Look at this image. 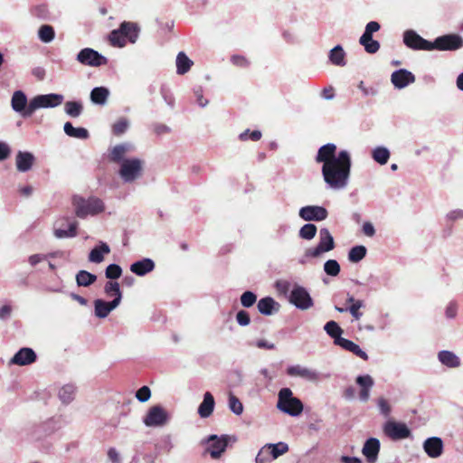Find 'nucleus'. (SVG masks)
I'll use <instances>...</instances> for the list:
<instances>
[{"label": "nucleus", "mask_w": 463, "mask_h": 463, "mask_svg": "<svg viewBox=\"0 0 463 463\" xmlns=\"http://www.w3.org/2000/svg\"><path fill=\"white\" fill-rule=\"evenodd\" d=\"M317 163H323L322 175L325 182L332 188L346 186L351 172V156L346 150L336 155V146L332 143L322 146L316 156Z\"/></svg>", "instance_id": "obj_1"}, {"label": "nucleus", "mask_w": 463, "mask_h": 463, "mask_svg": "<svg viewBox=\"0 0 463 463\" xmlns=\"http://www.w3.org/2000/svg\"><path fill=\"white\" fill-rule=\"evenodd\" d=\"M277 408L295 417L303 411V403L298 398L293 397V392L289 388H282L279 392Z\"/></svg>", "instance_id": "obj_2"}, {"label": "nucleus", "mask_w": 463, "mask_h": 463, "mask_svg": "<svg viewBox=\"0 0 463 463\" xmlns=\"http://www.w3.org/2000/svg\"><path fill=\"white\" fill-rule=\"evenodd\" d=\"M76 215L80 218H84L87 215L98 214L104 210L103 203L99 198H90L85 200L81 197H75L73 199Z\"/></svg>", "instance_id": "obj_3"}, {"label": "nucleus", "mask_w": 463, "mask_h": 463, "mask_svg": "<svg viewBox=\"0 0 463 463\" xmlns=\"http://www.w3.org/2000/svg\"><path fill=\"white\" fill-rule=\"evenodd\" d=\"M63 101V96L61 94L38 95L30 100L26 115H33L40 108H55Z\"/></svg>", "instance_id": "obj_4"}, {"label": "nucleus", "mask_w": 463, "mask_h": 463, "mask_svg": "<svg viewBox=\"0 0 463 463\" xmlns=\"http://www.w3.org/2000/svg\"><path fill=\"white\" fill-rule=\"evenodd\" d=\"M463 47V38L457 33L439 36L431 43V51H457Z\"/></svg>", "instance_id": "obj_5"}, {"label": "nucleus", "mask_w": 463, "mask_h": 463, "mask_svg": "<svg viewBox=\"0 0 463 463\" xmlns=\"http://www.w3.org/2000/svg\"><path fill=\"white\" fill-rule=\"evenodd\" d=\"M383 431L392 440L405 439L411 436V431L405 423L393 420H389L383 424Z\"/></svg>", "instance_id": "obj_6"}, {"label": "nucleus", "mask_w": 463, "mask_h": 463, "mask_svg": "<svg viewBox=\"0 0 463 463\" xmlns=\"http://www.w3.org/2000/svg\"><path fill=\"white\" fill-rule=\"evenodd\" d=\"M319 242L315 248H309L306 251V256L317 258L322 253L332 250L335 248L334 238L326 228H323L319 232Z\"/></svg>", "instance_id": "obj_7"}, {"label": "nucleus", "mask_w": 463, "mask_h": 463, "mask_svg": "<svg viewBox=\"0 0 463 463\" xmlns=\"http://www.w3.org/2000/svg\"><path fill=\"white\" fill-rule=\"evenodd\" d=\"M169 419L167 411L161 405L149 408L143 422L147 427H161L167 423Z\"/></svg>", "instance_id": "obj_8"}, {"label": "nucleus", "mask_w": 463, "mask_h": 463, "mask_svg": "<svg viewBox=\"0 0 463 463\" xmlns=\"http://www.w3.org/2000/svg\"><path fill=\"white\" fill-rule=\"evenodd\" d=\"M142 171V162L139 159H125L121 163L119 175L125 182L137 179Z\"/></svg>", "instance_id": "obj_9"}, {"label": "nucleus", "mask_w": 463, "mask_h": 463, "mask_svg": "<svg viewBox=\"0 0 463 463\" xmlns=\"http://www.w3.org/2000/svg\"><path fill=\"white\" fill-rule=\"evenodd\" d=\"M77 60L83 65L99 67L106 65L108 60L91 48L82 49L77 55Z\"/></svg>", "instance_id": "obj_10"}, {"label": "nucleus", "mask_w": 463, "mask_h": 463, "mask_svg": "<svg viewBox=\"0 0 463 463\" xmlns=\"http://www.w3.org/2000/svg\"><path fill=\"white\" fill-rule=\"evenodd\" d=\"M289 301L298 308L306 310L313 306V300L307 289L300 286H296L292 289Z\"/></svg>", "instance_id": "obj_11"}, {"label": "nucleus", "mask_w": 463, "mask_h": 463, "mask_svg": "<svg viewBox=\"0 0 463 463\" xmlns=\"http://www.w3.org/2000/svg\"><path fill=\"white\" fill-rule=\"evenodd\" d=\"M404 44L412 50L431 51V42L423 39L413 30H407L403 33Z\"/></svg>", "instance_id": "obj_12"}, {"label": "nucleus", "mask_w": 463, "mask_h": 463, "mask_svg": "<svg viewBox=\"0 0 463 463\" xmlns=\"http://www.w3.org/2000/svg\"><path fill=\"white\" fill-rule=\"evenodd\" d=\"M299 216L305 221L319 222L327 218L328 212L322 206L308 205L300 209Z\"/></svg>", "instance_id": "obj_13"}, {"label": "nucleus", "mask_w": 463, "mask_h": 463, "mask_svg": "<svg viewBox=\"0 0 463 463\" xmlns=\"http://www.w3.org/2000/svg\"><path fill=\"white\" fill-rule=\"evenodd\" d=\"M208 442H211V444L207 448V451L213 458H218L225 451L229 443V437L223 435L218 438L216 435H211L208 438Z\"/></svg>", "instance_id": "obj_14"}, {"label": "nucleus", "mask_w": 463, "mask_h": 463, "mask_svg": "<svg viewBox=\"0 0 463 463\" xmlns=\"http://www.w3.org/2000/svg\"><path fill=\"white\" fill-rule=\"evenodd\" d=\"M416 78L414 74L406 69H400L393 71L391 75V81L396 89H403L409 84L413 83Z\"/></svg>", "instance_id": "obj_15"}, {"label": "nucleus", "mask_w": 463, "mask_h": 463, "mask_svg": "<svg viewBox=\"0 0 463 463\" xmlns=\"http://www.w3.org/2000/svg\"><path fill=\"white\" fill-rule=\"evenodd\" d=\"M287 374L291 377H299L308 382H317L319 379V374L315 370L299 364L288 367Z\"/></svg>", "instance_id": "obj_16"}, {"label": "nucleus", "mask_w": 463, "mask_h": 463, "mask_svg": "<svg viewBox=\"0 0 463 463\" xmlns=\"http://www.w3.org/2000/svg\"><path fill=\"white\" fill-rule=\"evenodd\" d=\"M444 449L443 441L439 437L428 438L423 442V449L425 453L432 458H439L442 455Z\"/></svg>", "instance_id": "obj_17"}, {"label": "nucleus", "mask_w": 463, "mask_h": 463, "mask_svg": "<svg viewBox=\"0 0 463 463\" xmlns=\"http://www.w3.org/2000/svg\"><path fill=\"white\" fill-rule=\"evenodd\" d=\"M36 358V354L32 348L23 347L13 356L10 363L24 366L34 363Z\"/></svg>", "instance_id": "obj_18"}, {"label": "nucleus", "mask_w": 463, "mask_h": 463, "mask_svg": "<svg viewBox=\"0 0 463 463\" xmlns=\"http://www.w3.org/2000/svg\"><path fill=\"white\" fill-rule=\"evenodd\" d=\"M12 109L20 113L24 118H29L32 115H26L28 109L27 98L22 90L14 92L11 99Z\"/></svg>", "instance_id": "obj_19"}, {"label": "nucleus", "mask_w": 463, "mask_h": 463, "mask_svg": "<svg viewBox=\"0 0 463 463\" xmlns=\"http://www.w3.org/2000/svg\"><path fill=\"white\" fill-rule=\"evenodd\" d=\"M380 451V441L376 438L368 439L363 448V454L369 463H374Z\"/></svg>", "instance_id": "obj_20"}, {"label": "nucleus", "mask_w": 463, "mask_h": 463, "mask_svg": "<svg viewBox=\"0 0 463 463\" xmlns=\"http://www.w3.org/2000/svg\"><path fill=\"white\" fill-rule=\"evenodd\" d=\"M119 305V299H113L110 302H106L102 299H96L94 301L95 315L99 318H105L109 316L110 311Z\"/></svg>", "instance_id": "obj_21"}, {"label": "nucleus", "mask_w": 463, "mask_h": 463, "mask_svg": "<svg viewBox=\"0 0 463 463\" xmlns=\"http://www.w3.org/2000/svg\"><path fill=\"white\" fill-rule=\"evenodd\" d=\"M34 160L35 158L32 153L19 151L15 157L17 170L20 172L29 171L32 168Z\"/></svg>", "instance_id": "obj_22"}, {"label": "nucleus", "mask_w": 463, "mask_h": 463, "mask_svg": "<svg viewBox=\"0 0 463 463\" xmlns=\"http://www.w3.org/2000/svg\"><path fill=\"white\" fill-rule=\"evenodd\" d=\"M257 307L260 314L270 316L279 310V305L272 298L266 297L259 300Z\"/></svg>", "instance_id": "obj_23"}, {"label": "nucleus", "mask_w": 463, "mask_h": 463, "mask_svg": "<svg viewBox=\"0 0 463 463\" xmlns=\"http://www.w3.org/2000/svg\"><path fill=\"white\" fill-rule=\"evenodd\" d=\"M155 269V263L150 259H143L142 260L134 262L130 266V270L137 276H145Z\"/></svg>", "instance_id": "obj_24"}, {"label": "nucleus", "mask_w": 463, "mask_h": 463, "mask_svg": "<svg viewBox=\"0 0 463 463\" xmlns=\"http://www.w3.org/2000/svg\"><path fill=\"white\" fill-rule=\"evenodd\" d=\"M356 383L362 387L359 392V398L366 402L370 396V389L373 385V380L370 375H360L356 378Z\"/></svg>", "instance_id": "obj_25"}, {"label": "nucleus", "mask_w": 463, "mask_h": 463, "mask_svg": "<svg viewBox=\"0 0 463 463\" xmlns=\"http://www.w3.org/2000/svg\"><path fill=\"white\" fill-rule=\"evenodd\" d=\"M214 409V399L211 392H206L203 395V401L199 405L198 413L202 418H207L212 415Z\"/></svg>", "instance_id": "obj_26"}, {"label": "nucleus", "mask_w": 463, "mask_h": 463, "mask_svg": "<svg viewBox=\"0 0 463 463\" xmlns=\"http://www.w3.org/2000/svg\"><path fill=\"white\" fill-rule=\"evenodd\" d=\"M338 342L339 344L337 345L341 346L345 350L352 352L353 354H354L355 355H357L358 357L362 358L364 361L368 360L367 354L364 351H363L359 347V345L354 343L353 341L343 338L339 339Z\"/></svg>", "instance_id": "obj_27"}, {"label": "nucleus", "mask_w": 463, "mask_h": 463, "mask_svg": "<svg viewBox=\"0 0 463 463\" xmlns=\"http://www.w3.org/2000/svg\"><path fill=\"white\" fill-rule=\"evenodd\" d=\"M438 356L440 363L448 367L456 368L460 365L459 358L450 351H440Z\"/></svg>", "instance_id": "obj_28"}, {"label": "nucleus", "mask_w": 463, "mask_h": 463, "mask_svg": "<svg viewBox=\"0 0 463 463\" xmlns=\"http://www.w3.org/2000/svg\"><path fill=\"white\" fill-rule=\"evenodd\" d=\"M110 252V249L108 244L102 242L99 247L92 249L89 255V260L94 263H100L104 260V254Z\"/></svg>", "instance_id": "obj_29"}, {"label": "nucleus", "mask_w": 463, "mask_h": 463, "mask_svg": "<svg viewBox=\"0 0 463 463\" xmlns=\"http://www.w3.org/2000/svg\"><path fill=\"white\" fill-rule=\"evenodd\" d=\"M194 64L186 54L183 52H179L176 57V72L180 75L185 74Z\"/></svg>", "instance_id": "obj_30"}, {"label": "nucleus", "mask_w": 463, "mask_h": 463, "mask_svg": "<svg viewBox=\"0 0 463 463\" xmlns=\"http://www.w3.org/2000/svg\"><path fill=\"white\" fill-rule=\"evenodd\" d=\"M120 29L124 37L127 40H128L131 43L136 42L138 35V29L135 24L130 22H123L120 24Z\"/></svg>", "instance_id": "obj_31"}, {"label": "nucleus", "mask_w": 463, "mask_h": 463, "mask_svg": "<svg viewBox=\"0 0 463 463\" xmlns=\"http://www.w3.org/2000/svg\"><path fill=\"white\" fill-rule=\"evenodd\" d=\"M64 132L67 136L87 139L89 137V132L84 128H74L71 122H66L63 127Z\"/></svg>", "instance_id": "obj_32"}, {"label": "nucleus", "mask_w": 463, "mask_h": 463, "mask_svg": "<svg viewBox=\"0 0 463 463\" xmlns=\"http://www.w3.org/2000/svg\"><path fill=\"white\" fill-rule=\"evenodd\" d=\"M109 95V91L107 88L96 87L90 92V99L93 103L102 105L107 101Z\"/></svg>", "instance_id": "obj_33"}, {"label": "nucleus", "mask_w": 463, "mask_h": 463, "mask_svg": "<svg viewBox=\"0 0 463 463\" xmlns=\"http://www.w3.org/2000/svg\"><path fill=\"white\" fill-rule=\"evenodd\" d=\"M266 445H267V449H269V454H271V457L273 458V459H276L279 457L286 454L289 450L288 445L282 441L278 442L276 444L268 443Z\"/></svg>", "instance_id": "obj_34"}, {"label": "nucleus", "mask_w": 463, "mask_h": 463, "mask_svg": "<svg viewBox=\"0 0 463 463\" xmlns=\"http://www.w3.org/2000/svg\"><path fill=\"white\" fill-rule=\"evenodd\" d=\"M325 330L327 333L328 335H330L332 338H334V342L335 345H338L339 339H343L341 337V335L343 333V329L338 326V324L335 321H329L325 325Z\"/></svg>", "instance_id": "obj_35"}, {"label": "nucleus", "mask_w": 463, "mask_h": 463, "mask_svg": "<svg viewBox=\"0 0 463 463\" xmlns=\"http://www.w3.org/2000/svg\"><path fill=\"white\" fill-rule=\"evenodd\" d=\"M97 279L96 275L90 273L86 270H80L76 275V281L78 286L88 287L93 284Z\"/></svg>", "instance_id": "obj_36"}, {"label": "nucleus", "mask_w": 463, "mask_h": 463, "mask_svg": "<svg viewBox=\"0 0 463 463\" xmlns=\"http://www.w3.org/2000/svg\"><path fill=\"white\" fill-rule=\"evenodd\" d=\"M345 52L340 45L335 46L330 51L329 59L330 61L337 66H344L345 62Z\"/></svg>", "instance_id": "obj_37"}, {"label": "nucleus", "mask_w": 463, "mask_h": 463, "mask_svg": "<svg viewBox=\"0 0 463 463\" xmlns=\"http://www.w3.org/2000/svg\"><path fill=\"white\" fill-rule=\"evenodd\" d=\"M64 110L70 117L78 118L82 113L83 106L80 101H67Z\"/></svg>", "instance_id": "obj_38"}, {"label": "nucleus", "mask_w": 463, "mask_h": 463, "mask_svg": "<svg viewBox=\"0 0 463 463\" xmlns=\"http://www.w3.org/2000/svg\"><path fill=\"white\" fill-rule=\"evenodd\" d=\"M104 291L109 297H115L114 299H119V303L121 302L122 293L119 288V284L116 281H108L105 284Z\"/></svg>", "instance_id": "obj_39"}, {"label": "nucleus", "mask_w": 463, "mask_h": 463, "mask_svg": "<svg viewBox=\"0 0 463 463\" xmlns=\"http://www.w3.org/2000/svg\"><path fill=\"white\" fill-rule=\"evenodd\" d=\"M128 152V146L124 144L117 145L115 146L110 154H109V159L112 162L119 163L123 161V157Z\"/></svg>", "instance_id": "obj_40"}, {"label": "nucleus", "mask_w": 463, "mask_h": 463, "mask_svg": "<svg viewBox=\"0 0 463 463\" xmlns=\"http://www.w3.org/2000/svg\"><path fill=\"white\" fill-rule=\"evenodd\" d=\"M77 222L69 224L68 230L55 228L54 234L57 238L75 237L77 235Z\"/></svg>", "instance_id": "obj_41"}, {"label": "nucleus", "mask_w": 463, "mask_h": 463, "mask_svg": "<svg viewBox=\"0 0 463 463\" xmlns=\"http://www.w3.org/2000/svg\"><path fill=\"white\" fill-rule=\"evenodd\" d=\"M366 255V248L363 245H358L353 247L349 253L348 259L352 262H359L362 260Z\"/></svg>", "instance_id": "obj_42"}, {"label": "nucleus", "mask_w": 463, "mask_h": 463, "mask_svg": "<svg viewBox=\"0 0 463 463\" xmlns=\"http://www.w3.org/2000/svg\"><path fill=\"white\" fill-rule=\"evenodd\" d=\"M390 157V152L387 148L378 146L373 151V158L380 165H385Z\"/></svg>", "instance_id": "obj_43"}, {"label": "nucleus", "mask_w": 463, "mask_h": 463, "mask_svg": "<svg viewBox=\"0 0 463 463\" xmlns=\"http://www.w3.org/2000/svg\"><path fill=\"white\" fill-rule=\"evenodd\" d=\"M39 38L43 43H50L54 39V29L48 24L42 25L38 32Z\"/></svg>", "instance_id": "obj_44"}, {"label": "nucleus", "mask_w": 463, "mask_h": 463, "mask_svg": "<svg viewBox=\"0 0 463 463\" xmlns=\"http://www.w3.org/2000/svg\"><path fill=\"white\" fill-rule=\"evenodd\" d=\"M109 42L112 46L123 47L127 43V39L124 37L121 29L113 30L109 34Z\"/></svg>", "instance_id": "obj_45"}, {"label": "nucleus", "mask_w": 463, "mask_h": 463, "mask_svg": "<svg viewBox=\"0 0 463 463\" xmlns=\"http://www.w3.org/2000/svg\"><path fill=\"white\" fill-rule=\"evenodd\" d=\"M75 388L73 385H64L59 391V397L64 403H69L74 398Z\"/></svg>", "instance_id": "obj_46"}, {"label": "nucleus", "mask_w": 463, "mask_h": 463, "mask_svg": "<svg viewBox=\"0 0 463 463\" xmlns=\"http://www.w3.org/2000/svg\"><path fill=\"white\" fill-rule=\"evenodd\" d=\"M347 302L352 304L350 306V307L348 308V310L350 311L351 315L355 319H357V320L360 319L363 314L359 311V309L363 307V301L362 300H355L353 296H350L347 298Z\"/></svg>", "instance_id": "obj_47"}, {"label": "nucleus", "mask_w": 463, "mask_h": 463, "mask_svg": "<svg viewBox=\"0 0 463 463\" xmlns=\"http://www.w3.org/2000/svg\"><path fill=\"white\" fill-rule=\"evenodd\" d=\"M359 43L361 45L364 47L365 52L370 54L377 52L380 49L379 42L373 40V37H371V40L369 39L367 41H364V37L361 36L359 39Z\"/></svg>", "instance_id": "obj_48"}, {"label": "nucleus", "mask_w": 463, "mask_h": 463, "mask_svg": "<svg viewBox=\"0 0 463 463\" xmlns=\"http://www.w3.org/2000/svg\"><path fill=\"white\" fill-rule=\"evenodd\" d=\"M325 272L332 277H335L340 273V265L335 260H328L324 264Z\"/></svg>", "instance_id": "obj_49"}, {"label": "nucleus", "mask_w": 463, "mask_h": 463, "mask_svg": "<svg viewBox=\"0 0 463 463\" xmlns=\"http://www.w3.org/2000/svg\"><path fill=\"white\" fill-rule=\"evenodd\" d=\"M317 233V226L312 223L305 224L299 231V236L305 240H312Z\"/></svg>", "instance_id": "obj_50"}, {"label": "nucleus", "mask_w": 463, "mask_h": 463, "mask_svg": "<svg viewBox=\"0 0 463 463\" xmlns=\"http://www.w3.org/2000/svg\"><path fill=\"white\" fill-rule=\"evenodd\" d=\"M107 279H117L122 275V269L118 264H109L105 270Z\"/></svg>", "instance_id": "obj_51"}, {"label": "nucleus", "mask_w": 463, "mask_h": 463, "mask_svg": "<svg viewBox=\"0 0 463 463\" xmlns=\"http://www.w3.org/2000/svg\"><path fill=\"white\" fill-rule=\"evenodd\" d=\"M229 408L236 415H241L243 411V405L241 401L232 393L229 396Z\"/></svg>", "instance_id": "obj_52"}, {"label": "nucleus", "mask_w": 463, "mask_h": 463, "mask_svg": "<svg viewBox=\"0 0 463 463\" xmlns=\"http://www.w3.org/2000/svg\"><path fill=\"white\" fill-rule=\"evenodd\" d=\"M273 458L271 457V454H269V449H267V445H264L257 454V457L255 458L256 463H269L271 462Z\"/></svg>", "instance_id": "obj_53"}, {"label": "nucleus", "mask_w": 463, "mask_h": 463, "mask_svg": "<svg viewBox=\"0 0 463 463\" xmlns=\"http://www.w3.org/2000/svg\"><path fill=\"white\" fill-rule=\"evenodd\" d=\"M381 26L378 22L372 21L369 22L366 26L364 33H363L362 37H364V40H371V37H373V33L375 32H378L380 30Z\"/></svg>", "instance_id": "obj_54"}, {"label": "nucleus", "mask_w": 463, "mask_h": 463, "mask_svg": "<svg viewBox=\"0 0 463 463\" xmlns=\"http://www.w3.org/2000/svg\"><path fill=\"white\" fill-rule=\"evenodd\" d=\"M261 137L262 134L260 130L250 131V129H247L240 134L239 138L241 141H247L249 139L252 141H259Z\"/></svg>", "instance_id": "obj_55"}, {"label": "nucleus", "mask_w": 463, "mask_h": 463, "mask_svg": "<svg viewBox=\"0 0 463 463\" xmlns=\"http://www.w3.org/2000/svg\"><path fill=\"white\" fill-rule=\"evenodd\" d=\"M257 300V296L251 291H245L241 296V303L244 307H252Z\"/></svg>", "instance_id": "obj_56"}, {"label": "nucleus", "mask_w": 463, "mask_h": 463, "mask_svg": "<svg viewBox=\"0 0 463 463\" xmlns=\"http://www.w3.org/2000/svg\"><path fill=\"white\" fill-rule=\"evenodd\" d=\"M128 128V122L126 118H120L112 126V132L116 136H120L126 132Z\"/></svg>", "instance_id": "obj_57"}, {"label": "nucleus", "mask_w": 463, "mask_h": 463, "mask_svg": "<svg viewBox=\"0 0 463 463\" xmlns=\"http://www.w3.org/2000/svg\"><path fill=\"white\" fill-rule=\"evenodd\" d=\"M151 397V391L148 386H142L136 392V398L140 402H147Z\"/></svg>", "instance_id": "obj_58"}, {"label": "nucleus", "mask_w": 463, "mask_h": 463, "mask_svg": "<svg viewBox=\"0 0 463 463\" xmlns=\"http://www.w3.org/2000/svg\"><path fill=\"white\" fill-rule=\"evenodd\" d=\"M32 14L40 19H47L49 14L48 7L45 5H37L32 10Z\"/></svg>", "instance_id": "obj_59"}, {"label": "nucleus", "mask_w": 463, "mask_h": 463, "mask_svg": "<svg viewBox=\"0 0 463 463\" xmlns=\"http://www.w3.org/2000/svg\"><path fill=\"white\" fill-rule=\"evenodd\" d=\"M236 320L241 326H246L250 323V317L247 311L240 310L236 315Z\"/></svg>", "instance_id": "obj_60"}, {"label": "nucleus", "mask_w": 463, "mask_h": 463, "mask_svg": "<svg viewBox=\"0 0 463 463\" xmlns=\"http://www.w3.org/2000/svg\"><path fill=\"white\" fill-rule=\"evenodd\" d=\"M231 61L233 65L241 67V68H246L250 65V61L247 60L246 57H244L242 55H238V54L232 55L231 57Z\"/></svg>", "instance_id": "obj_61"}, {"label": "nucleus", "mask_w": 463, "mask_h": 463, "mask_svg": "<svg viewBox=\"0 0 463 463\" xmlns=\"http://www.w3.org/2000/svg\"><path fill=\"white\" fill-rule=\"evenodd\" d=\"M378 407H379V410H380L381 413L383 416L388 417L391 414L392 408H391V405L389 404V402H388V401L386 399L379 398V400H378Z\"/></svg>", "instance_id": "obj_62"}, {"label": "nucleus", "mask_w": 463, "mask_h": 463, "mask_svg": "<svg viewBox=\"0 0 463 463\" xmlns=\"http://www.w3.org/2000/svg\"><path fill=\"white\" fill-rule=\"evenodd\" d=\"M255 345L260 349H266V350L275 349L274 344L269 343L268 341H266L264 339H259L258 341H256Z\"/></svg>", "instance_id": "obj_63"}, {"label": "nucleus", "mask_w": 463, "mask_h": 463, "mask_svg": "<svg viewBox=\"0 0 463 463\" xmlns=\"http://www.w3.org/2000/svg\"><path fill=\"white\" fill-rule=\"evenodd\" d=\"M10 147L7 144L0 142V161L6 159L10 155Z\"/></svg>", "instance_id": "obj_64"}]
</instances>
